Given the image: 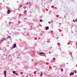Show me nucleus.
<instances>
[{
	"instance_id": "1",
	"label": "nucleus",
	"mask_w": 77,
	"mask_h": 77,
	"mask_svg": "<svg viewBox=\"0 0 77 77\" xmlns=\"http://www.w3.org/2000/svg\"><path fill=\"white\" fill-rule=\"evenodd\" d=\"M4 75L5 77H6V71L5 70L4 72Z\"/></svg>"
},
{
	"instance_id": "2",
	"label": "nucleus",
	"mask_w": 77,
	"mask_h": 77,
	"mask_svg": "<svg viewBox=\"0 0 77 77\" xmlns=\"http://www.w3.org/2000/svg\"><path fill=\"white\" fill-rule=\"evenodd\" d=\"M11 13V10H8V12L7 13V14H9Z\"/></svg>"
},
{
	"instance_id": "3",
	"label": "nucleus",
	"mask_w": 77,
	"mask_h": 77,
	"mask_svg": "<svg viewBox=\"0 0 77 77\" xmlns=\"http://www.w3.org/2000/svg\"><path fill=\"white\" fill-rule=\"evenodd\" d=\"M4 40H5V38H2L1 39V41H3Z\"/></svg>"
},
{
	"instance_id": "4",
	"label": "nucleus",
	"mask_w": 77,
	"mask_h": 77,
	"mask_svg": "<svg viewBox=\"0 0 77 77\" xmlns=\"http://www.w3.org/2000/svg\"><path fill=\"white\" fill-rule=\"evenodd\" d=\"M17 46V45L16 44H14V45L13 46V48H15V47H16V46Z\"/></svg>"
},
{
	"instance_id": "5",
	"label": "nucleus",
	"mask_w": 77,
	"mask_h": 77,
	"mask_svg": "<svg viewBox=\"0 0 77 77\" xmlns=\"http://www.w3.org/2000/svg\"><path fill=\"white\" fill-rule=\"evenodd\" d=\"M74 72H72V73H71L70 74V75H74Z\"/></svg>"
},
{
	"instance_id": "6",
	"label": "nucleus",
	"mask_w": 77,
	"mask_h": 77,
	"mask_svg": "<svg viewBox=\"0 0 77 77\" xmlns=\"http://www.w3.org/2000/svg\"><path fill=\"white\" fill-rule=\"evenodd\" d=\"M45 29L46 30H47L49 29V27L48 26H47L46 27Z\"/></svg>"
},
{
	"instance_id": "7",
	"label": "nucleus",
	"mask_w": 77,
	"mask_h": 77,
	"mask_svg": "<svg viewBox=\"0 0 77 77\" xmlns=\"http://www.w3.org/2000/svg\"><path fill=\"white\" fill-rule=\"evenodd\" d=\"M39 54H44V53H41V52H40L39 53Z\"/></svg>"
},
{
	"instance_id": "8",
	"label": "nucleus",
	"mask_w": 77,
	"mask_h": 77,
	"mask_svg": "<svg viewBox=\"0 0 77 77\" xmlns=\"http://www.w3.org/2000/svg\"><path fill=\"white\" fill-rule=\"evenodd\" d=\"M42 74H43V73H42V72L40 74L41 77H42Z\"/></svg>"
},
{
	"instance_id": "9",
	"label": "nucleus",
	"mask_w": 77,
	"mask_h": 77,
	"mask_svg": "<svg viewBox=\"0 0 77 77\" xmlns=\"http://www.w3.org/2000/svg\"><path fill=\"white\" fill-rule=\"evenodd\" d=\"M69 53L70 55H72V53L71 52H69Z\"/></svg>"
},
{
	"instance_id": "10",
	"label": "nucleus",
	"mask_w": 77,
	"mask_h": 77,
	"mask_svg": "<svg viewBox=\"0 0 77 77\" xmlns=\"http://www.w3.org/2000/svg\"><path fill=\"white\" fill-rule=\"evenodd\" d=\"M39 21H40V22H42V20H41V19H40V20H39Z\"/></svg>"
},
{
	"instance_id": "11",
	"label": "nucleus",
	"mask_w": 77,
	"mask_h": 77,
	"mask_svg": "<svg viewBox=\"0 0 77 77\" xmlns=\"http://www.w3.org/2000/svg\"><path fill=\"white\" fill-rule=\"evenodd\" d=\"M8 38L9 39H10V38H11V36H8Z\"/></svg>"
},
{
	"instance_id": "12",
	"label": "nucleus",
	"mask_w": 77,
	"mask_h": 77,
	"mask_svg": "<svg viewBox=\"0 0 77 77\" xmlns=\"http://www.w3.org/2000/svg\"><path fill=\"white\" fill-rule=\"evenodd\" d=\"M13 73H14V74H15V71H13Z\"/></svg>"
},
{
	"instance_id": "13",
	"label": "nucleus",
	"mask_w": 77,
	"mask_h": 77,
	"mask_svg": "<svg viewBox=\"0 0 77 77\" xmlns=\"http://www.w3.org/2000/svg\"><path fill=\"white\" fill-rule=\"evenodd\" d=\"M23 6V5H20V7H22Z\"/></svg>"
},
{
	"instance_id": "14",
	"label": "nucleus",
	"mask_w": 77,
	"mask_h": 77,
	"mask_svg": "<svg viewBox=\"0 0 77 77\" xmlns=\"http://www.w3.org/2000/svg\"><path fill=\"white\" fill-rule=\"evenodd\" d=\"M59 37H57V39H59Z\"/></svg>"
},
{
	"instance_id": "15",
	"label": "nucleus",
	"mask_w": 77,
	"mask_h": 77,
	"mask_svg": "<svg viewBox=\"0 0 77 77\" xmlns=\"http://www.w3.org/2000/svg\"><path fill=\"white\" fill-rule=\"evenodd\" d=\"M27 35L28 36H29V34H27Z\"/></svg>"
},
{
	"instance_id": "16",
	"label": "nucleus",
	"mask_w": 77,
	"mask_h": 77,
	"mask_svg": "<svg viewBox=\"0 0 77 77\" xmlns=\"http://www.w3.org/2000/svg\"><path fill=\"white\" fill-rule=\"evenodd\" d=\"M32 52H33V53H34V52H35V51H32Z\"/></svg>"
},
{
	"instance_id": "17",
	"label": "nucleus",
	"mask_w": 77,
	"mask_h": 77,
	"mask_svg": "<svg viewBox=\"0 0 77 77\" xmlns=\"http://www.w3.org/2000/svg\"><path fill=\"white\" fill-rule=\"evenodd\" d=\"M75 21H77V19H76Z\"/></svg>"
},
{
	"instance_id": "18",
	"label": "nucleus",
	"mask_w": 77,
	"mask_h": 77,
	"mask_svg": "<svg viewBox=\"0 0 77 77\" xmlns=\"http://www.w3.org/2000/svg\"><path fill=\"white\" fill-rule=\"evenodd\" d=\"M62 24V23H60V24Z\"/></svg>"
},
{
	"instance_id": "19",
	"label": "nucleus",
	"mask_w": 77,
	"mask_h": 77,
	"mask_svg": "<svg viewBox=\"0 0 77 77\" xmlns=\"http://www.w3.org/2000/svg\"><path fill=\"white\" fill-rule=\"evenodd\" d=\"M30 2H29V4H30Z\"/></svg>"
},
{
	"instance_id": "20",
	"label": "nucleus",
	"mask_w": 77,
	"mask_h": 77,
	"mask_svg": "<svg viewBox=\"0 0 77 77\" xmlns=\"http://www.w3.org/2000/svg\"><path fill=\"white\" fill-rule=\"evenodd\" d=\"M17 58H20V57H17Z\"/></svg>"
},
{
	"instance_id": "21",
	"label": "nucleus",
	"mask_w": 77,
	"mask_h": 77,
	"mask_svg": "<svg viewBox=\"0 0 77 77\" xmlns=\"http://www.w3.org/2000/svg\"><path fill=\"white\" fill-rule=\"evenodd\" d=\"M60 51H61V50H62L60 49Z\"/></svg>"
},
{
	"instance_id": "22",
	"label": "nucleus",
	"mask_w": 77,
	"mask_h": 77,
	"mask_svg": "<svg viewBox=\"0 0 77 77\" xmlns=\"http://www.w3.org/2000/svg\"><path fill=\"white\" fill-rule=\"evenodd\" d=\"M2 50V49L0 48V50Z\"/></svg>"
},
{
	"instance_id": "23",
	"label": "nucleus",
	"mask_w": 77,
	"mask_h": 77,
	"mask_svg": "<svg viewBox=\"0 0 77 77\" xmlns=\"http://www.w3.org/2000/svg\"><path fill=\"white\" fill-rule=\"evenodd\" d=\"M51 2H52V0H51Z\"/></svg>"
},
{
	"instance_id": "24",
	"label": "nucleus",
	"mask_w": 77,
	"mask_h": 77,
	"mask_svg": "<svg viewBox=\"0 0 77 77\" xmlns=\"http://www.w3.org/2000/svg\"><path fill=\"white\" fill-rule=\"evenodd\" d=\"M18 2H19L17 1V2L18 3Z\"/></svg>"
},
{
	"instance_id": "25",
	"label": "nucleus",
	"mask_w": 77,
	"mask_h": 77,
	"mask_svg": "<svg viewBox=\"0 0 77 77\" xmlns=\"http://www.w3.org/2000/svg\"><path fill=\"white\" fill-rule=\"evenodd\" d=\"M60 18H61V17H60Z\"/></svg>"
},
{
	"instance_id": "26",
	"label": "nucleus",
	"mask_w": 77,
	"mask_h": 77,
	"mask_svg": "<svg viewBox=\"0 0 77 77\" xmlns=\"http://www.w3.org/2000/svg\"><path fill=\"white\" fill-rule=\"evenodd\" d=\"M64 18H65V16Z\"/></svg>"
},
{
	"instance_id": "27",
	"label": "nucleus",
	"mask_w": 77,
	"mask_h": 77,
	"mask_svg": "<svg viewBox=\"0 0 77 77\" xmlns=\"http://www.w3.org/2000/svg\"><path fill=\"white\" fill-rule=\"evenodd\" d=\"M54 59H55V58H53V60H54Z\"/></svg>"
},
{
	"instance_id": "28",
	"label": "nucleus",
	"mask_w": 77,
	"mask_h": 77,
	"mask_svg": "<svg viewBox=\"0 0 77 77\" xmlns=\"http://www.w3.org/2000/svg\"><path fill=\"white\" fill-rule=\"evenodd\" d=\"M51 22H53V21H52V20H51Z\"/></svg>"
},
{
	"instance_id": "29",
	"label": "nucleus",
	"mask_w": 77,
	"mask_h": 77,
	"mask_svg": "<svg viewBox=\"0 0 77 77\" xmlns=\"http://www.w3.org/2000/svg\"><path fill=\"white\" fill-rule=\"evenodd\" d=\"M71 42H72V41H71Z\"/></svg>"
},
{
	"instance_id": "30",
	"label": "nucleus",
	"mask_w": 77,
	"mask_h": 77,
	"mask_svg": "<svg viewBox=\"0 0 77 77\" xmlns=\"http://www.w3.org/2000/svg\"><path fill=\"white\" fill-rule=\"evenodd\" d=\"M70 47H69V48Z\"/></svg>"
},
{
	"instance_id": "31",
	"label": "nucleus",
	"mask_w": 77,
	"mask_h": 77,
	"mask_svg": "<svg viewBox=\"0 0 77 77\" xmlns=\"http://www.w3.org/2000/svg\"><path fill=\"white\" fill-rule=\"evenodd\" d=\"M73 2H74V0L73 1Z\"/></svg>"
},
{
	"instance_id": "32",
	"label": "nucleus",
	"mask_w": 77,
	"mask_h": 77,
	"mask_svg": "<svg viewBox=\"0 0 77 77\" xmlns=\"http://www.w3.org/2000/svg\"><path fill=\"white\" fill-rule=\"evenodd\" d=\"M10 56H11V55H10Z\"/></svg>"
}]
</instances>
